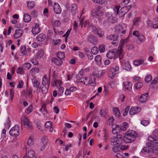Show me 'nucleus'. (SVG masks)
I'll list each match as a JSON object with an SVG mask.
<instances>
[{
  "mask_svg": "<svg viewBox=\"0 0 158 158\" xmlns=\"http://www.w3.org/2000/svg\"><path fill=\"white\" fill-rule=\"evenodd\" d=\"M137 135V134L135 131H127L124 136L120 134H117L115 137L121 143L123 140L126 143H129L135 141Z\"/></svg>",
  "mask_w": 158,
  "mask_h": 158,
  "instance_id": "1",
  "label": "nucleus"
},
{
  "mask_svg": "<svg viewBox=\"0 0 158 158\" xmlns=\"http://www.w3.org/2000/svg\"><path fill=\"white\" fill-rule=\"evenodd\" d=\"M32 82L34 87L40 89H41V87L39 86L40 83L36 79L34 78L32 79Z\"/></svg>",
  "mask_w": 158,
  "mask_h": 158,
  "instance_id": "14",
  "label": "nucleus"
},
{
  "mask_svg": "<svg viewBox=\"0 0 158 158\" xmlns=\"http://www.w3.org/2000/svg\"><path fill=\"white\" fill-rule=\"evenodd\" d=\"M157 144H153L152 145V149L153 150V151H157L158 150V145Z\"/></svg>",
  "mask_w": 158,
  "mask_h": 158,
  "instance_id": "44",
  "label": "nucleus"
},
{
  "mask_svg": "<svg viewBox=\"0 0 158 158\" xmlns=\"http://www.w3.org/2000/svg\"><path fill=\"white\" fill-rule=\"evenodd\" d=\"M57 56L58 58L62 60L64 58V52H58L57 54Z\"/></svg>",
  "mask_w": 158,
  "mask_h": 158,
  "instance_id": "31",
  "label": "nucleus"
},
{
  "mask_svg": "<svg viewBox=\"0 0 158 158\" xmlns=\"http://www.w3.org/2000/svg\"><path fill=\"white\" fill-rule=\"evenodd\" d=\"M23 33V31L21 29H17L15 30L13 36L15 39H17L22 35Z\"/></svg>",
  "mask_w": 158,
  "mask_h": 158,
  "instance_id": "4",
  "label": "nucleus"
},
{
  "mask_svg": "<svg viewBox=\"0 0 158 158\" xmlns=\"http://www.w3.org/2000/svg\"><path fill=\"white\" fill-rule=\"evenodd\" d=\"M91 15L92 16L94 17L97 16V14L96 11L94 10H92L91 11Z\"/></svg>",
  "mask_w": 158,
  "mask_h": 158,
  "instance_id": "61",
  "label": "nucleus"
},
{
  "mask_svg": "<svg viewBox=\"0 0 158 158\" xmlns=\"http://www.w3.org/2000/svg\"><path fill=\"white\" fill-rule=\"evenodd\" d=\"M31 64L30 63H26L23 64V69L25 70L28 69L31 67Z\"/></svg>",
  "mask_w": 158,
  "mask_h": 158,
  "instance_id": "33",
  "label": "nucleus"
},
{
  "mask_svg": "<svg viewBox=\"0 0 158 158\" xmlns=\"http://www.w3.org/2000/svg\"><path fill=\"white\" fill-rule=\"evenodd\" d=\"M76 82L78 83H83V84L86 85H88L89 83L88 82L87 84H85V82H84V78H82L77 80Z\"/></svg>",
  "mask_w": 158,
  "mask_h": 158,
  "instance_id": "41",
  "label": "nucleus"
},
{
  "mask_svg": "<svg viewBox=\"0 0 158 158\" xmlns=\"http://www.w3.org/2000/svg\"><path fill=\"white\" fill-rule=\"evenodd\" d=\"M148 141L152 143L155 144H158V141L151 136H149L148 137Z\"/></svg>",
  "mask_w": 158,
  "mask_h": 158,
  "instance_id": "26",
  "label": "nucleus"
},
{
  "mask_svg": "<svg viewBox=\"0 0 158 158\" xmlns=\"http://www.w3.org/2000/svg\"><path fill=\"white\" fill-rule=\"evenodd\" d=\"M95 77H91L89 80V84L92 86H95L96 85L95 83L94 82L95 81Z\"/></svg>",
  "mask_w": 158,
  "mask_h": 158,
  "instance_id": "34",
  "label": "nucleus"
},
{
  "mask_svg": "<svg viewBox=\"0 0 158 158\" xmlns=\"http://www.w3.org/2000/svg\"><path fill=\"white\" fill-rule=\"evenodd\" d=\"M148 93H147L145 94H143L140 96L144 99L143 101L141 100V103H144L147 101L148 96Z\"/></svg>",
  "mask_w": 158,
  "mask_h": 158,
  "instance_id": "30",
  "label": "nucleus"
},
{
  "mask_svg": "<svg viewBox=\"0 0 158 158\" xmlns=\"http://www.w3.org/2000/svg\"><path fill=\"white\" fill-rule=\"evenodd\" d=\"M100 115L102 117H104L106 113L104 111V110H101L100 112Z\"/></svg>",
  "mask_w": 158,
  "mask_h": 158,
  "instance_id": "62",
  "label": "nucleus"
},
{
  "mask_svg": "<svg viewBox=\"0 0 158 158\" xmlns=\"http://www.w3.org/2000/svg\"><path fill=\"white\" fill-rule=\"evenodd\" d=\"M101 7L100 6H98L96 11L97 16L99 15H102L103 13V12L101 11Z\"/></svg>",
  "mask_w": 158,
  "mask_h": 158,
  "instance_id": "40",
  "label": "nucleus"
},
{
  "mask_svg": "<svg viewBox=\"0 0 158 158\" xmlns=\"http://www.w3.org/2000/svg\"><path fill=\"white\" fill-rule=\"evenodd\" d=\"M99 49L96 46L93 47L91 49V52L94 55L97 54L98 52Z\"/></svg>",
  "mask_w": 158,
  "mask_h": 158,
  "instance_id": "29",
  "label": "nucleus"
},
{
  "mask_svg": "<svg viewBox=\"0 0 158 158\" xmlns=\"http://www.w3.org/2000/svg\"><path fill=\"white\" fill-rule=\"evenodd\" d=\"M33 138L31 137H30L28 140L27 144L28 145H30L32 143Z\"/></svg>",
  "mask_w": 158,
  "mask_h": 158,
  "instance_id": "58",
  "label": "nucleus"
},
{
  "mask_svg": "<svg viewBox=\"0 0 158 158\" xmlns=\"http://www.w3.org/2000/svg\"><path fill=\"white\" fill-rule=\"evenodd\" d=\"M42 85H47L48 87H49L50 85L49 80L47 78L46 76L44 75L43 78Z\"/></svg>",
  "mask_w": 158,
  "mask_h": 158,
  "instance_id": "15",
  "label": "nucleus"
},
{
  "mask_svg": "<svg viewBox=\"0 0 158 158\" xmlns=\"http://www.w3.org/2000/svg\"><path fill=\"white\" fill-rule=\"evenodd\" d=\"M143 85V84L140 82H138L136 83L135 85V89H138L141 88Z\"/></svg>",
  "mask_w": 158,
  "mask_h": 158,
  "instance_id": "38",
  "label": "nucleus"
},
{
  "mask_svg": "<svg viewBox=\"0 0 158 158\" xmlns=\"http://www.w3.org/2000/svg\"><path fill=\"white\" fill-rule=\"evenodd\" d=\"M128 148V146L126 145H122L120 147V149L122 150H124L127 149Z\"/></svg>",
  "mask_w": 158,
  "mask_h": 158,
  "instance_id": "51",
  "label": "nucleus"
},
{
  "mask_svg": "<svg viewBox=\"0 0 158 158\" xmlns=\"http://www.w3.org/2000/svg\"><path fill=\"white\" fill-rule=\"evenodd\" d=\"M129 109L130 106H127V107L124 110L125 112L123 114V115L124 116H125L127 114Z\"/></svg>",
  "mask_w": 158,
  "mask_h": 158,
  "instance_id": "53",
  "label": "nucleus"
},
{
  "mask_svg": "<svg viewBox=\"0 0 158 158\" xmlns=\"http://www.w3.org/2000/svg\"><path fill=\"white\" fill-rule=\"evenodd\" d=\"M16 72L17 73H19L21 74H22L23 73V68L21 67H19L17 69Z\"/></svg>",
  "mask_w": 158,
  "mask_h": 158,
  "instance_id": "49",
  "label": "nucleus"
},
{
  "mask_svg": "<svg viewBox=\"0 0 158 158\" xmlns=\"http://www.w3.org/2000/svg\"><path fill=\"white\" fill-rule=\"evenodd\" d=\"M40 31V27H35L32 29V32L34 34H37L39 33Z\"/></svg>",
  "mask_w": 158,
  "mask_h": 158,
  "instance_id": "32",
  "label": "nucleus"
},
{
  "mask_svg": "<svg viewBox=\"0 0 158 158\" xmlns=\"http://www.w3.org/2000/svg\"><path fill=\"white\" fill-rule=\"evenodd\" d=\"M61 83V82L59 80H56L55 82V85L57 87H58V86H60Z\"/></svg>",
  "mask_w": 158,
  "mask_h": 158,
  "instance_id": "57",
  "label": "nucleus"
},
{
  "mask_svg": "<svg viewBox=\"0 0 158 158\" xmlns=\"http://www.w3.org/2000/svg\"><path fill=\"white\" fill-rule=\"evenodd\" d=\"M115 53L113 51H110L108 52L106 54L107 58L110 59H112L115 57Z\"/></svg>",
  "mask_w": 158,
  "mask_h": 158,
  "instance_id": "16",
  "label": "nucleus"
},
{
  "mask_svg": "<svg viewBox=\"0 0 158 158\" xmlns=\"http://www.w3.org/2000/svg\"><path fill=\"white\" fill-rule=\"evenodd\" d=\"M19 55L21 56H23L25 55L27 53L26 50V47L25 46H22L20 49Z\"/></svg>",
  "mask_w": 158,
  "mask_h": 158,
  "instance_id": "13",
  "label": "nucleus"
},
{
  "mask_svg": "<svg viewBox=\"0 0 158 158\" xmlns=\"http://www.w3.org/2000/svg\"><path fill=\"white\" fill-rule=\"evenodd\" d=\"M60 24H61V23L59 20H57V21H55L54 23V25L56 27L59 26Z\"/></svg>",
  "mask_w": 158,
  "mask_h": 158,
  "instance_id": "60",
  "label": "nucleus"
},
{
  "mask_svg": "<svg viewBox=\"0 0 158 158\" xmlns=\"http://www.w3.org/2000/svg\"><path fill=\"white\" fill-rule=\"evenodd\" d=\"M106 38L108 40L114 41H116L118 39V34L111 35H110L107 36Z\"/></svg>",
  "mask_w": 158,
  "mask_h": 158,
  "instance_id": "10",
  "label": "nucleus"
},
{
  "mask_svg": "<svg viewBox=\"0 0 158 158\" xmlns=\"http://www.w3.org/2000/svg\"><path fill=\"white\" fill-rule=\"evenodd\" d=\"M42 143L43 145L41 148L40 150L42 151L44 150L47 146V144L48 143V138L46 136H44L42 139L41 140Z\"/></svg>",
  "mask_w": 158,
  "mask_h": 158,
  "instance_id": "5",
  "label": "nucleus"
},
{
  "mask_svg": "<svg viewBox=\"0 0 158 158\" xmlns=\"http://www.w3.org/2000/svg\"><path fill=\"white\" fill-rule=\"evenodd\" d=\"M149 123V121L148 120H143L141 122V124L144 126H147Z\"/></svg>",
  "mask_w": 158,
  "mask_h": 158,
  "instance_id": "46",
  "label": "nucleus"
},
{
  "mask_svg": "<svg viewBox=\"0 0 158 158\" xmlns=\"http://www.w3.org/2000/svg\"><path fill=\"white\" fill-rule=\"evenodd\" d=\"M44 51L43 49H41L38 53H37L35 56V58L36 59H39L42 57L44 55Z\"/></svg>",
  "mask_w": 158,
  "mask_h": 158,
  "instance_id": "22",
  "label": "nucleus"
},
{
  "mask_svg": "<svg viewBox=\"0 0 158 158\" xmlns=\"http://www.w3.org/2000/svg\"><path fill=\"white\" fill-rule=\"evenodd\" d=\"M137 37L141 43L144 40V37L143 35L141 34L139 35Z\"/></svg>",
  "mask_w": 158,
  "mask_h": 158,
  "instance_id": "43",
  "label": "nucleus"
},
{
  "mask_svg": "<svg viewBox=\"0 0 158 158\" xmlns=\"http://www.w3.org/2000/svg\"><path fill=\"white\" fill-rule=\"evenodd\" d=\"M53 110L54 112L56 114H58L59 112V110L57 106H55L54 107Z\"/></svg>",
  "mask_w": 158,
  "mask_h": 158,
  "instance_id": "59",
  "label": "nucleus"
},
{
  "mask_svg": "<svg viewBox=\"0 0 158 158\" xmlns=\"http://www.w3.org/2000/svg\"><path fill=\"white\" fill-rule=\"evenodd\" d=\"M110 141L111 145L113 146H116L121 143L115 136L111 137L110 139Z\"/></svg>",
  "mask_w": 158,
  "mask_h": 158,
  "instance_id": "6",
  "label": "nucleus"
},
{
  "mask_svg": "<svg viewBox=\"0 0 158 158\" xmlns=\"http://www.w3.org/2000/svg\"><path fill=\"white\" fill-rule=\"evenodd\" d=\"M141 152L143 153L145 152L153 153V151L152 148L146 147H143L142 149Z\"/></svg>",
  "mask_w": 158,
  "mask_h": 158,
  "instance_id": "18",
  "label": "nucleus"
},
{
  "mask_svg": "<svg viewBox=\"0 0 158 158\" xmlns=\"http://www.w3.org/2000/svg\"><path fill=\"white\" fill-rule=\"evenodd\" d=\"M36 38L39 41L42 42L45 39L46 35L45 34H40L37 36Z\"/></svg>",
  "mask_w": 158,
  "mask_h": 158,
  "instance_id": "20",
  "label": "nucleus"
},
{
  "mask_svg": "<svg viewBox=\"0 0 158 158\" xmlns=\"http://www.w3.org/2000/svg\"><path fill=\"white\" fill-rule=\"evenodd\" d=\"M122 50L121 47L117 51V55L118 56L119 59L121 60L123 57V55L122 54Z\"/></svg>",
  "mask_w": 158,
  "mask_h": 158,
  "instance_id": "27",
  "label": "nucleus"
},
{
  "mask_svg": "<svg viewBox=\"0 0 158 158\" xmlns=\"http://www.w3.org/2000/svg\"><path fill=\"white\" fill-rule=\"evenodd\" d=\"M32 106V105H31L30 106L27 107L26 111V112L27 114H29L32 112L31 109Z\"/></svg>",
  "mask_w": 158,
  "mask_h": 158,
  "instance_id": "50",
  "label": "nucleus"
},
{
  "mask_svg": "<svg viewBox=\"0 0 158 158\" xmlns=\"http://www.w3.org/2000/svg\"><path fill=\"white\" fill-rule=\"evenodd\" d=\"M119 69V67L118 66H116L114 68H111L110 72L111 73L112 76H110V77L112 78H113L114 75L118 73Z\"/></svg>",
  "mask_w": 158,
  "mask_h": 158,
  "instance_id": "8",
  "label": "nucleus"
},
{
  "mask_svg": "<svg viewBox=\"0 0 158 158\" xmlns=\"http://www.w3.org/2000/svg\"><path fill=\"white\" fill-rule=\"evenodd\" d=\"M98 49L100 52H104L105 51V48L103 45H101L99 47Z\"/></svg>",
  "mask_w": 158,
  "mask_h": 158,
  "instance_id": "48",
  "label": "nucleus"
},
{
  "mask_svg": "<svg viewBox=\"0 0 158 158\" xmlns=\"http://www.w3.org/2000/svg\"><path fill=\"white\" fill-rule=\"evenodd\" d=\"M144 62V60L143 59L135 60L134 61L133 63L136 66H138L143 64Z\"/></svg>",
  "mask_w": 158,
  "mask_h": 158,
  "instance_id": "24",
  "label": "nucleus"
},
{
  "mask_svg": "<svg viewBox=\"0 0 158 158\" xmlns=\"http://www.w3.org/2000/svg\"><path fill=\"white\" fill-rule=\"evenodd\" d=\"M118 146H114L112 148V150L114 153H116L117 152L118 148Z\"/></svg>",
  "mask_w": 158,
  "mask_h": 158,
  "instance_id": "63",
  "label": "nucleus"
},
{
  "mask_svg": "<svg viewBox=\"0 0 158 158\" xmlns=\"http://www.w3.org/2000/svg\"><path fill=\"white\" fill-rule=\"evenodd\" d=\"M92 1L94 2L102 5L105 3L106 0H92Z\"/></svg>",
  "mask_w": 158,
  "mask_h": 158,
  "instance_id": "37",
  "label": "nucleus"
},
{
  "mask_svg": "<svg viewBox=\"0 0 158 158\" xmlns=\"http://www.w3.org/2000/svg\"><path fill=\"white\" fill-rule=\"evenodd\" d=\"M95 60L96 62H99L100 63L102 60V58L99 55L96 56L95 58Z\"/></svg>",
  "mask_w": 158,
  "mask_h": 158,
  "instance_id": "42",
  "label": "nucleus"
},
{
  "mask_svg": "<svg viewBox=\"0 0 158 158\" xmlns=\"http://www.w3.org/2000/svg\"><path fill=\"white\" fill-rule=\"evenodd\" d=\"M51 61L52 62H54L57 65H60L63 63L62 60L58 58H53L52 59Z\"/></svg>",
  "mask_w": 158,
  "mask_h": 158,
  "instance_id": "11",
  "label": "nucleus"
},
{
  "mask_svg": "<svg viewBox=\"0 0 158 158\" xmlns=\"http://www.w3.org/2000/svg\"><path fill=\"white\" fill-rule=\"evenodd\" d=\"M158 83V77L154 79V80L151 82L152 84H156Z\"/></svg>",
  "mask_w": 158,
  "mask_h": 158,
  "instance_id": "64",
  "label": "nucleus"
},
{
  "mask_svg": "<svg viewBox=\"0 0 158 158\" xmlns=\"http://www.w3.org/2000/svg\"><path fill=\"white\" fill-rule=\"evenodd\" d=\"M52 126V124L51 122H46L45 124V127L47 128H51Z\"/></svg>",
  "mask_w": 158,
  "mask_h": 158,
  "instance_id": "45",
  "label": "nucleus"
},
{
  "mask_svg": "<svg viewBox=\"0 0 158 158\" xmlns=\"http://www.w3.org/2000/svg\"><path fill=\"white\" fill-rule=\"evenodd\" d=\"M31 19V16L27 14H25L23 16V20L25 22H29Z\"/></svg>",
  "mask_w": 158,
  "mask_h": 158,
  "instance_id": "23",
  "label": "nucleus"
},
{
  "mask_svg": "<svg viewBox=\"0 0 158 158\" xmlns=\"http://www.w3.org/2000/svg\"><path fill=\"white\" fill-rule=\"evenodd\" d=\"M26 151L27 152L26 154V157L27 158H32L35 156V153L33 150L29 151L27 152V148L25 147Z\"/></svg>",
  "mask_w": 158,
  "mask_h": 158,
  "instance_id": "7",
  "label": "nucleus"
},
{
  "mask_svg": "<svg viewBox=\"0 0 158 158\" xmlns=\"http://www.w3.org/2000/svg\"><path fill=\"white\" fill-rule=\"evenodd\" d=\"M19 128L18 125H15L9 131V133L12 136L16 137L19 135Z\"/></svg>",
  "mask_w": 158,
  "mask_h": 158,
  "instance_id": "2",
  "label": "nucleus"
},
{
  "mask_svg": "<svg viewBox=\"0 0 158 158\" xmlns=\"http://www.w3.org/2000/svg\"><path fill=\"white\" fill-rule=\"evenodd\" d=\"M88 40L91 43L95 44L96 40L95 36L93 35H90L88 36Z\"/></svg>",
  "mask_w": 158,
  "mask_h": 158,
  "instance_id": "17",
  "label": "nucleus"
},
{
  "mask_svg": "<svg viewBox=\"0 0 158 158\" xmlns=\"http://www.w3.org/2000/svg\"><path fill=\"white\" fill-rule=\"evenodd\" d=\"M53 9L55 13L57 14H59L61 12V9L58 4L55 3L54 5Z\"/></svg>",
  "mask_w": 158,
  "mask_h": 158,
  "instance_id": "12",
  "label": "nucleus"
},
{
  "mask_svg": "<svg viewBox=\"0 0 158 158\" xmlns=\"http://www.w3.org/2000/svg\"><path fill=\"white\" fill-rule=\"evenodd\" d=\"M23 85V82L22 81H20L19 82V84L17 86V87L19 88H22Z\"/></svg>",
  "mask_w": 158,
  "mask_h": 158,
  "instance_id": "52",
  "label": "nucleus"
},
{
  "mask_svg": "<svg viewBox=\"0 0 158 158\" xmlns=\"http://www.w3.org/2000/svg\"><path fill=\"white\" fill-rule=\"evenodd\" d=\"M97 32L100 37H102L104 35V33L100 30H98Z\"/></svg>",
  "mask_w": 158,
  "mask_h": 158,
  "instance_id": "56",
  "label": "nucleus"
},
{
  "mask_svg": "<svg viewBox=\"0 0 158 158\" xmlns=\"http://www.w3.org/2000/svg\"><path fill=\"white\" fill-rule=\"evenodd\" d=\"M124 69L127 71H129L131 70V66L128 61H127L125 62V66L124 67Z\"/></svg>",
  "mask_w": 158,
  "mask_h": 158,
  "instance_id": "28",
  "label": "nucleus"
},
{
  "mask_svg": "<svg viewBox=\"0 0 158 158\" xmlns=\"http://www.w3.org/2000/svg\"><path fill=\"white\" fill-rule=\"evenodd\" d=\"M16 25V27L18 28V29H21L23 27V25L22 23H18Z\"/></svg>",
  "mask_w": 158,
  "mask_h": 158,
  "instance_id": "47",
  "label": "nucleus"
},
{
  "mask_svg": "<svg viewBox=\"0 0 158 158\" xmlns=\"http://www.w3.org/2000/svg\"><path fill=\"white\" fill-rule=\"evenodd\" d=\"M27 6L29 9H31L33 8L35 6L34 2L33 1L28 2H27Z\"/></svg>",
  "mask_w": 158,
  "mask_h": 158,
  "instance_id": "35",
  "label": "nucleus"
},
{
  "mask_svg": "<svg viewBox=\"0 0 158 158\" xmlns=\"http://www.w3.org/2000/svg\"><path fill=\"white\" fill-rule=\"evenodd\" d=\"M48 88L49 87H48V86H44L43 87L41 88L42 92L44 94H46L47 92Z\"/></svg>",
  "mask_w": 158,
  "mask_h": 158,
  "instance_id": "39",
  "label": "nucleus"
},
{
  "mask_svg": "<svg viewBox=\"0 0 158 158\" xmlns=\"http://www.w3.org/2000/svg\"><path fill=\"white\" fill-rule=\"evenodd\" d=\"M39 71V69L38 68H32L31 70V72H36L37 73H38Z\"/></svg>",
  "mask_w": 158,
  "mask_h": 158,
  "instance_id": "55",
  "label": "nucleus"
},
{
  "mask_svg": "<svg viewBox=\"0 0 158 158\" xmlns=\"http://www.w3.org/2000/svg\"><path fill=\"white\" fill-rule=\"evenodd\" d=\"M67 8L68 9L71 11L73 15H75L76 14L77 6L75 4H72L71 6H68Z\"/></svg>",
  "mask_w": 158,
  "mask_h": 158,
  "instance_id": "9",
  "label": "nucleus"
},
{
  "mask_svg": "<svg viewBox=\"0 0 158 158\" xmlns=\"http://www.w3.org/2000/svg\"><path fill=\"white\" fill-rule=\"evenodd\" d=\"M152 76L151 75L148 74L145 78V81L147 83L150 82L152 80Z\"/></svg>",
  "mask_w": 158,
  "mask_h": 158,
  "instance_id": "36",
  "label": "nucleus"
},
{
  "mask_svg": "<svg viewBox=\"0 0 158 158\" xmlns=\"http://www.w3.org/2000/svg\"><path fill=\"white\" fill-rule=\"evenodd\" d=\"M23 122L24 125L26 126V127L28 128H31V126L30 124V121L29 120L25 117H24Z\"/></svg>",
  "mask_w": 158,
  "mask_h": 158,
  "instance_id": "21",
  "label": "nucleus"
},
{
  "mask_svg": "<svg viewBox=\"0 0 158 158\" xmlns=\"http://www.w3.org/2000/svg\"><path fill=\"white\" fill-rule=\"evenodd\" d=\"M113 110L115 115L117 117H119L120 116V112L117 107H114L113 108Z\"/></svg>",
  "mask_w": 158,
  "mask_h": 158,
  "instance_id": "25",
  "label": "nucleus"
},
{
  "mask_svg": "<svg viewBox=\"0 0 158 158\" xmlns=\"http://www.w3.org/2000/svg\"><path fill=\"white\" fill-rule=\"evenodd\" d=\"M31 61L35 65H38L39 64L38 62L35 59H32L31 60Z\"/></svg>",
  "mask_w": 158,
  "mask_h": 158,
  "instance_id": "54",
  "label": "nucleus"
},
{
  "mask_svg": "<svg viewBox=\"0 0 158 158\" xmlns=\"http://www.w3.org/2000/svg\"><path fill=\"white\" fill-rule=\"evenodd\" d=\"M125 88L129 91H131L132 87V83L130 82H125L123 83Z\"/></svg>",
  "mask_w": 158,
  "mask_h": 158,
  "instance_id": "19",
  "label": "nucleus"
},
{
  "mask_svg": "<svg viewBox=\"0 0 158 158\" xmlns=\"http://www.w3.org/2000/svg\"><path fill=\"white\" fill-rule=\"evenodd\" d=\"M141 110V108L138 107H132L130 110L129 113L130 115H134L140 112Z\"/></svg>",
  "mask_w": 158,
  "mask_h": 158,
  "instance_id": "3",
  "label": "nucleus"
}]
</instances>
